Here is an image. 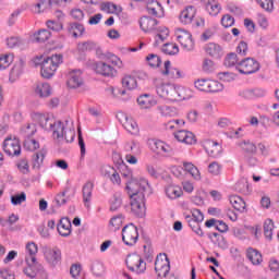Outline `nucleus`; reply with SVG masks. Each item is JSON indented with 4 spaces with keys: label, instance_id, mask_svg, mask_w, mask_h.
Returning <instances> with one entry per match:
<instances>
[{
    "label": "nucleus",
    "instance_id": "e2e57ef3",
    "mask_svg": "<svg viewBox=\"0 0 279 279\" xmlns=\"http://www.w3.org/2000/svg\"><path fill=\"white\" fill-rule=\"evenodd\" d=\"M19 171H21V173L27 174L29 173V161L27 160V158L21 159L17 165H16Z\"/></svg>",
    "mask_w": 279,
    "mask_h": 279
},
{
    "label": "nucleus",
    "instance_id": "423d86ee",
    "mask_svg": "<svg viewBox=\"0 0 279 279\" xmlns=\"http://www.w3.org/2000/svg\"><path fill=\"white\" fill-rule=\"evenodd\" d=\"M155 271L158 278H167L169 271H171V262L166 253H160L155 260Z\"/></svg>",
    "mask_w": 279,
    "mask_h": 279
},
{
    "label": "nucleus",
    "instance_id": "ddd939ff",
    "mask_svg": "<svg viewBox=\"0 0 279 279\" xmlns=\"http://www.w3.org/2000/svg\"><path fill=\"white\" fill-rule=\"evenodd\" d=\"M3 150L7 156H21V142L16 137H8L4 140Z\"/></svg>",
    "mask_w": 279,
    "mask_h": 279
},
{
    "label": "nucleus",
    "instance_id": "58836bf2",
    "mask_svg": "<svg viewBox=\"0 0 279 279\" xmlns=\"http://www.w3.org/2000/svg\"><path fill=\"white\" fill-rule=\"evenodd\" d=\"M69 34L73 36V38H80L85 32L84 25L80 23H71L68 27Z\"/></svg>",
    "mask_w": 279,
    "mask_h": 279
},
{
    "label": "nucleus",
    "instance_id": "72a5a7b5",
    "mask_svg": "<svg viewBox=\"0 0 279 279\" xmlns=\"http://www.w3.org/2000/svg\"><path fill=\"white\" fill-rule=\"evenodd\" d=\"M137 104L144 110H147V108H151V107L156 106V101L149 94L140 96L137 98Z\"/></svg>",
    "mask_w": 279,
    "mask_h": 279
},
{
    "label": "nucleus",
    "instance_id": "bf43d9fd",
    "mask_svg": "<svg viewBox=\"0 0 279 279\" xmlns=\"http://www.w3.org/2000/svg\"><path fill=\"white\" fill-rule=\"evenodd\" d=\"M39 147L40 144L34 138L28 137L24 141V148H26L27 151H36V149H38Z\"/></svg>",
    "mask_w": 279,
    "mask_h": 279
},
{
    "label": "nucleus",
    "instance_id": "c9c22d12",
    "mask_svg": "<svg viewBox=\"0 0 279 279\" xmlns=\"http://www.w3.org/2000/svg\"><path fill=\"white\" fill-rule=\"evenodd\" d=\"M209 239L214 245H217L221 250H228V242L220 233L214 232L209 235Z\"/></svg>",
    "mask_w": 279,
    "mask_h": 279
},
{
    "label": "nucleus",
    "instance_id": "4d7b16f0",
    "mask_svg": "<svg viewBox=\"0 0 279 279\" xmlns=\"http://www.w3.org/2000/svg\"><path fill=\"white\" fill-rule=\"evenodd\" d=\"M146 62L153 68L158 69L162 64V60L157 54H148L146 57Z\"/></svg>",
    "mask_w": 279,
    "mask_h": 279
},
{
    "label": "nucleus",
    "instance_id": "393cba45",
    "mask_svg": "<svg viewBox=\"0 0 279 279\" xmlns=\"http://www.w3.org/2000/svg\"><path fill=\"white\" fill-rule=\"evenodd\" d=\"M36 117L39 121L40 128L47 132H51V130H53V125H56V120L53 118H49V116L43 113H38Z\"/></svg>",
    "mask_w": 279,
    "mask_h": 279
},
{
    "label": "nucleus",
    "instance_id": "3c124183",
    "mask_svg": "<svg viewBox=\"0 0 279 279\" xmlns=\"http://www.w3.org/2000/svg\"><path fill=\"white\" fill-rule=\"evenodd\" d=\"M195 88L197 90H201L202 93H208L209 92V86H210V80L206 78H201L194 82Z\"/></svg>",
    "mask_w": 279,
    "mask_h": 279
},
{
    "label": "nucleus",
    "instance_id": "dca6fc26",
    "mask_svg": "<svg viewBox=\"0 0 279 279\" xmlns=\"http://www.w3.org/2000/svg\"><path fill=\"white\" fill-rule=\"evenodd\" d=\"M204 149L211 158H219V156H221V153L223 151L221 144L211 140H207L204 143Z\"/></svg>",
    "mask_w": 279,
    "mask_h": 279
},
{
    "label": "nucleus",
    "instance_id": "052dcab7",
    "mask_svg": "<svg viewBox=\"0 0 279 279\" xmlns=\"http://www.w3.org/2000/svg\"><path fill=\"white\" fill-rule=\"evenodd\" d=\"M202 69L204 73H214L216 69L215 61L210 59H204Z\"/></svg>",
    "mask_w": 279,
    "mask_h": 279
},
{
    "label": "nucleus",
    "instance_id": "6ab92c4d",
    "mask_svg": "<svg viewBox=\"0 0 279 279\" xmlns=\"http://www.w3.org/2000/svg\"><path fill=\"white\" fill-rule=\"evenodd\" d=\"M96 73L104 75L105 77H114L117 70H114L112 65L100 61L96 63Z\"/></svg>",
    "mask_w": 279,
    "mask_h": 279
},
{
    "label": "nucleus",
    "instance_id": "603ef678",
    "mask_svg": "<svg viewBox=\"0 0 279 279\" xmlns=\"http://www.w3.org/2000/svg\"><path fill=\"white\" fill-rule=\"evenodd\" d=\"M34 36L37 43H47V39L51 38V32L43 28V29H39L37 33H35Z\"/></svg>",
    "mask_w": 279,
    "mask_h": 279
},
{
    "label": "nucleus",
    "instance_id": "f3484780",
    "mask_svg": "<svg viewBox=\"0 0 279 279\" xmlns=\"http://www.w3.org/2000/svg\"><path fill=\"white\" fill-rule=\"evenodd\" d=\"M66 84L69 88H80V86L84 84V78H82V71L74 70L70 72Z\"/></svg>",
    "mask_w": 279,
    "mask_h": 279
},
{
    "label": "nucleus",
    "instance_id": "a19ab883",
    "mask_svg": "<svg viewBox=\"0 0 279 279\" xmlns=\"http://www.w3.org/2000/svg\"><path fill=\"white\" fill-rule=\"evenodd\" d=\"M124 150L126 154H133L134 156L141 155V145L136 141H130L124 144Z\"/></svg>",
    "mask_w": 279,
    "mask_h": 279
},
{
    "label": "nucleus",
    "instance_id": "aec40b11",
    "mask_svg": "<svg viewBox=\"0 0 279 279\" xmlns=\"http://www.w3.org/2000/svg\"><path fill=\"white\" fill-rule=\"evenodd\" d=\"M193 97V92L190 88L175 86L174 98L172 101H184Z\"/></svg>",
    "mask_w": 279,
    "mask_h": 279
},
{
    "label": "nucleus",
    "instance_id": "412c9836",
    "mask_svg": "<svg viewBox=\"0 0 279 279\" xmlns=\"http://www.w3.org/2000/svg\"><path fill=\"white\" fill-rule=\"evenodd\" d=\"M93 189H95V184L90 181L86 182L83 185V202L85 208H90V199H93Z\"/></svg>",
    "mask_w": 279,
    "mask_h": 279
},
{
    "label": "nucleus",
    "instance_id": "9d476101",
    "mask_svg": "<svg viewBox=\"0 0 279 279\" xmlns=\"http://www.w3.org/2000/svg\"><path fill=\"white\" fill-rule=\"evenodd\" d=\"M135 3H146L148 14L162 19L165 16V8L157 0H132Z\"/></svg>",
    "mask_w": 279,
    "mask_h": 279
},
{
    "label": "nucleus",
    "instance_id": "37998d69",
    "mask_svg": "<svg viewBox=\"0 0 279 279\" xmlns=\"http://www.w3.org/2000/svg\"><path fill=\"white\" fill-rule=\"evenodd\" d=\"M185 220L187 221L190 228L197 234L198 236H204V231L202 230V227L199 226V221L193 220V217L191 215L185 216Z\"/></svg>",
    "mask_w": 279,
    "mask_h": 279
},
{
    "label": "nucleus",
    "instance_id": "680f3d73",
    "mask_svg": "<svg viewBox=\"0 0 279 279\" xmlns=\"http://www.w3.org/2000/svg\"><path fill=\"white\" fill-rule=\"evenodd\" d=\"M12 56L10 54H3L0 57V71H5L10 64H12Z\"/></svg>",
    "mask_w": 279,
    "mask_h": 279
},
{
    "label": "nucleus",
    "instance_id": "39448f33",
    "mask_svg": "<svg viewBox=\"0 0 279 279\" xmlns=\"http://www.w3.org/2000/svg\"><path fill=\"white\" fill-rule=\"evenodd\" d=\"M236 71L242 75H253V73L260 71V63L254 58H245L236 64Z\"/></svg>",
    "mask_w": 279,
    "mask_h": 279
},
{
    "label": "nucleus",
    "instance_id": "a18cd8bd",
    "mask_svg": "<svg viewBox=\"0 0 279 279\" xmlns=\"http://www.w3.org/2000/svg\"><path fill=\"white\" fill-rule=\"evenodd\" d=\"M235 191L238 193H242V195H250L252 193V190L250 189V183H247V179H241L235 184Z\"/></svg>",
    "mask_w": 279,
    "mask_h": 279
},
{
    "label": "nucleus",
    "instance_id": "a878e982",
    "mask_svg": "<svg viewBox=\"0 0 279 279\" xmlns=\"http://www.w3.org/2000/svg\"><path fill=\"white\" fill-rule=\"evenodd\" d=\"M205 53H207V56H210V58H214L215 60H219L222 53L221 46L215 43H209L205 46Z\"/></svg>",
    "mask_w": 279,
    "mask_h": 279
},
{
    "label": "nucleus",
    "instance_id": "4be33fe9",
    "mask_svg": "<svg viewBox=\"0 0 279 279\" xmlns=\"http://www.w3.org/2000/svg\"><path fill=\"white\" fill-rule=\"evenodd\" d=\"M27 256L25 257L26 265H36V254H38V245L34 242L26 244Z\"/></svg>",
    "mask_w": 279,
    "mask_h": 279
},
{
    "label": "nucleus",
    "instance_id": "8fccbe9b",
    "mask_svg": "<svg viewBox=\"0 0 279 279\" xmlns=\"http://www.w3.org/2000/svg\"><path fill=\"white\" fill-rule=\"evenodd\" d=\"M121 204H123V198H121V193H116L110 199V210L116 211L121 208Z\"/></svg>",
    "mask_w": 279,
    "mask_h": 279
},
{
    "label": "nucleus",
    "instance_id": "cd10ccee",
    "mask_svg": "<svg viewBox=\"0 0 279 279\" xmlns=\"http://www.w3.org/2000/svg\"><path fill=\"white\" fill-rule=\"evenodd\" d=\"M71 220L69 218H62L57 226V230L60 236H71Z\"/></svg>",
    "mask_w": 279,
    "mask_h": 279
},
{
    "label": "nucleus",
    "instance_id": "338daca9",
    "mask_svg": "<svg viewBox=\"0 0 279 279\" xmlns=\"http://www.w3.org/2000/svg\"><path fill=\"white\" fill-rule=\"evenodd\" d=\"M257 3H259L260 8L266 12H274V0H257Z\"/></svg>",
    "mask_w": 279,
    "mask_h": 279
},
{
    "label": "nucleus",
    "instance_id": "e433bc0d",
    "mask_svg": "<svg viewBox=\"0 0 279 279\" xmlns=\"http://www.w3.org/2000/svg\"><path fill=\"white\" fill-rule=\"evenodd\" d=\"M238 147H240V149H242V151H244L245 154H256L257 151V147L256 144H254L252 141L250 140H244L242 142H240L238 144Z\"/></svg>",
    "mask_w": 279,
    "mask_h": 279
},
{
    "label": "nucleus",
    "instance_id": "4468645a",
    "mask_svg": "<svg viewBox=\"0 0 279 279\" xmlns=\"http://www.w3.org/2000/svg\"><path fill=\"white\" fill-rule=\"evenodd\" d=\"M151 149L159 156L171 157L174 155L173 147L160 140L153 141Z\"/></svg>",
    "mask_w": 279,
    "mask_h": 279
},
{
    "label": "nucleus",
    "instance_id": "f704fd0d",
    "mask_svg": "<svg viewBox=\"0 0 279 279\" xmlns=\"http://www.w3.org/2000/svg\"><path fill=\"white\" fill-rule=\"evenodd\" d=\"M183 193L180 185H168L166 187V195L169 199H178V197H182Z\"/></svg>",
    "mask_w": 279,
    "mask_h": 279
},
{
    "label": "nucleus",
    "instance_id": "473e14b6",
    "mask_svg": "<svg viewBox=\"0 0 279 279\" xmlns=\"http://www.w3.org/2000/svg\"><path fill=\"white\" fill-rule=\"evenodd\" d=\"M230 204L238 213H245L246 204L245 201L239 195H232L229 197Z\"/></svg>",
    "mask_w": 279,
    "mask_h": 279
},
{
    "label": "nucleus",
    "instance_id": "9b49d317",
    "mask_svg": "<svg viewBox=\"0 0 279 279\" xmlns=\"http://www.w3.org/2000/svg\"><path fill=\"white\" fill-rule=\"evenodd\" d=\"M116 117L123 128H125L126 132H130V134H138V124L132 117L123 111L118 112Z\"/></svg>",
    "mask_w": 279,
    "mask_h": 279
},
{
    "label": "nucleus",
    "instance_id": "774afa93",
    "mask_svg": "<svg viewBox=\"0 0 279 279\" xmlns=\"http://www.w3.org/2000/svg\"><path fill=\"white\" fill-rule=\"evenodd\" d=\"M235 77L236 75H234V73H230V72L218 73V80H220L221 82H234Z\"/></svg>",
    "mask_w": 279,
    "mask_h": 279
},
{
    "label": "nucleus",
    "instance_id": "2f4dec72",
    "mask_svg": "<svg viewBox=\"0 0 279 279\" xmlns=\"http://www.w3.org/2000/svg\"><path fill=\"white\" fill-rule=\"evenodd\" d=\"M246 257L252 265H260V263H263V254H260L256 248L248 247L246 250Z\"/></svg>",
    "mask_w": 279,
    "mask_h": 279
},
{
    "label": "nucleus",
    "instance_id": "4c0bfd02",
    "mask_svg": "<svg viewBox=\"0 0 279 279\" xmlns=\"http://www.w3.org/2000/svg\"><path fill=\"white\" fill-rule=\"evenodd\" d=\"M25 69V61L23 59H20L19 62L14 64L10 72V78L16 80V77H21L23 75V70Z\"/></svg>",
    "mask_w": 279,
    "mask_h": 279
},
{
    "label": "nucleus",
    "instance_id": "c03bdc74",
    "mask_svg": "<svg viewBox=\"0 0 279 279\" xmlns=\"http://www.w3.org/2000/svg\"><path fill=\"white\" fill-rule=\"evenodd\" d=\"M35 93L39 97H49L51 95V85L48 83H39L36 86Z\"/></svg>",
    "mask_w": 279,
    "mask_h": 279
},
{
    "label": "nucleus",
    "instance_id": "69168bd1",
    "mask_svg": "<svg viewBox=\"0 0 279 279\" xmlns=\"http://www.w3.org/2000/svg\"><path fill=\"white\" fill-rule=\"evenodd\" d=\"M208 172L211 175H219L221 173V165H219V162H217V161H213L208 166Z\"/></svg>",
    "mask_w": 279,
    "mask_h": 279
},
{
    "label": "nucleus",
    "instance_id": "49530a36",
    "mask_svg": "<svg viewBox=\"0 0 279 279\" xmlns=\"http://www.w3.org/2000/svg\"><path fill=\"white\" fill-rule=\"evenodd\" d=\"M183 168L185 171H187V173H190V175H192V178H194V180H202V174L199 173V169H197L195 165L191 162H184Z\"/></svg>",
    "mask_w": 279,
    "mask_h": 279
},
{
    "label": "nucleus",
    "instance_id": "c756f323",
    "mask_svg": "<svg viewBox=\"0 0 279 279\" xmlns=\"http://www.w3.org/2000/svg\"><path fill=\"white\" fill-rule=\"evenodd\" d=\"M162 75H168L172 80H178L182 77V72L177 68H171V61H165V70H162Z\"/></svg>",
    "mask_w": 279,
    "mask_h": 279
},
{
    "label": "nucleus",
    "instance_id": "864d4df0",
    "mask_svg": "<svg viewBox=\"0 0 279 279\" xmlns=\"http://www.w3.org/2000/svg\"><path fill=\"white\" fill-rule=\"evenodd\" d=\"M239 62H241L239 60V56H236V53L234 52H231L225 59V66H229V68L235 66L236 69V64H239Z\"/></svg>",
    "mask_w": 279,
    "mask_h": 279
},
{
    "label": "nucleus",
    "instance_id": "79ce46f5",
    "mask_svg": "<svg viewBox=\"0 0 279 279\" xmlns=\"http://www.w3.org/2000/svg\"><path fill=\"white\" fill-rule=\"evenodd\" d=\"M122 85L128 90H134L138 88V81H136V76L126 75L122 78Z\"/></svg>",
    "mask_w": 279,
    "mask_h": 279
},
{
    "label": "nucleus",
    "instance_id": "7c9ffc66",
    "mask_svg": "<svg viewBox=\"0 0 279 279\" xmlns=\"http://www.w3.org/2000/svg\"><path fill=\"white\" fill-rule=\"evenodd\" d=\"M47 156V149L41 148L39 151L35 153L32 157L33 169H40L43 167V162L45 161V157Z\"/></svg>",
    "mask_w": 279,
    "mask_h": 279
},
{
    "label": "nucleus",
    "instance_id": "6e6552de",
    "mask_svg": "<svg viewBox=\"0 0 279 279\" xmlns=\"http://www.w3.org/2000/svg\"><path fill=\"white\" fill-rule=\"evenodd\" d=\"M175 36L184 51H193V49H195V41H193V35H191V33L179 28L175 31Z\"/></svg>",
    "mask_w": 279,
    "mask_h": 279
},
{
    "label": "nucleus",
    "instance_id": "b1692460",
    "mask_svg": "<svg viewBox=\"0 0 279 279\" xmlns=\"http://www.w3.org/2000/svg\"><path fill=\"white\" fill-rule=\"evenodd\" d=\"M179 19L181 23H183V25H189L190 23H192L193 19H195V7L193 5L186 7L181 12Z\"/></svg>",
    "mask_w": 279,
    "mask_h": 279
},
{
    "label": "nucleus",
    "instance_id": "c85d7f7f",
    "mask_svg": "<svg viewBox=\"0 0 279 279\" xmlns=\"http://www.w3.org/2000/svg\"><path fill=\"white\" fill-rule=\"evenodd\" d=\"M154 34H156L155 47H158L160 44L165 43L167 38H169V28L166 26H158Z\"/></svg>",
    "mask_w": 279,
    "mask_h": 279
},
{
    "label": "nucleus",
    "instance_id": "13d9d810",
    "mask_svg": "<svg viewBox=\"0 0 279 279\" xmlns=\"http://www.w3.org/2000/svg\"><path fill=\"white\" fill-rule=\"evenodd\" d=\"M109 226L111 228V230H120L121 226H123V216L119 215V216H114L110 219Z\"/></svg>",
    "mask_w": 279,
    "mask_h": 279
},
{
    "label": "nucleus",
    "instance_id": "de8ad7c7",
    "mask_svg": "<svg viewBox=\"0 0 279 279\" xmlns=\"http://www.w3.org/2000/svg\"><path fill=\"white\" fill-rule=\"evenodd\" d=\"M157 112H159L161 117H175V114H178L175 107H169L167 105L158 106Z\"/></svg>",
    "mask_w": 279,
    "mask_h": 279
},
{
    "label": "nucleus",
    "instance_id": "a211bd4d",
    "mask_svg": "<svg viewBox=\"0 0 279 279\" xmlns=\"http://www.w3.org/2000/svg\"><path fill=\"white\" fill-rule=\"evenodd\" d=\"M174 137L179 143H185V145H194L196 143L195 134L191 131L180 130L174 133Z\"/></svg>",
    "mask_w": 279,
    "mask_h": 279
},
{
    "label": "nucleus",
    "instance_id": "20e7f679",
    "mask_svg": "<svg viewBox=\"0 0 279 279\" xmlns=\"http://www.w3.org/2000/svg\"><path fill=\"white\" fill-rule=\"evenodd\" d=\"M156 93L161 99L173 101L175 97V85L171 83H165L162 80H155Z\"/></svg>",
    "mask_w": 279,
    "mask_h": 279
},
{
    "label": "nucleus",
    "instance_id": "ea45409f",
    "mask_svg": "<svg viewBox=\"0 0 279 279\" xmlns=\"http://www.w3.org/2000/svg\"><path fill=\"white\" fill-rule=\"evenodd\" d=\"M49 8H53V2L51 0H39L38 3L33 7V12H35V14H40V12L49 10Z\"/></svg>",
    "mask_w": 279,
    "mask_h": 279
},
{
    "label": "nucleus",
    "instance_id": "bb28decb",
    "mask_svg": "<svg viewBox=\"0 0 279 279\" xmlns=\"http://www.w3.org/2000/svg\"><path fill=\"white\" fill-rule=\"evenodd\" d=\"M102 174L105 175V178H109V180H111L112 184H121V177L119 175V172H117V170L110 166H106L102 169Z\"/></svg>",
    "mask_w": 279,
    "mask_h": 279
},
{
    "label": "nucleus",
    "instance_id": "5fc2aeb1",
    "mask_svg": "<svg viewBox=\"0 0 279 279\" xmlns=\"http://www.w3.org/2000/svg\"><path fill=\"white\" fill-rule=\"evenodd\" d=\"M162 51L167 56H177V53H180V48L175 44H165Z\"/></svg>",
    "mask_w": 279,
    "mask_h": 279
},
{
    "label": "nucleus",
    "instance_id": "2eb2a0df",
    "mask_svg": "<svg viewBox=\"0 0 279 279\" xmlns=\"http://www.w3.org/2000/svg\"><path fill=\"white\" fill-rule=\"evenodd\" d=\"M140 27L145 34L155 33L158 28V20L150 16H142L140 19Z\"/></svg>",
    "mask_w": 279,
    "mask_h": 279
},
{
    "label": "nucleus",
    "instance_id": "5701e85b",
    "mask_svg": "<svg viewBox=\"0 0 279 279\" xmlns=\"http://www.w3.org/2000/svg\"><path fill=\"white\" fill-rule=\"evenodd\" d=\"M205 10L209 16H217L221 12V3L218 0H205Z\"/></svg>",
    "mask_w": 279,
    "mask_h": 279
},
{
    "label": "nucleus",
    "instance_id": "f257e3e1",
    "mask_svg": "<svg viewBox=\"0 0 279 279\" xmlns=\"http://www.w3.org/2000/svg\"><path fill=\"white\" fill-rule=\"evenodd\" d=\"M126 191L131 197V210L135 217H143L146 213L145 195L151 193V187L146 179L132 180L126 183Z\"/></svg>",
    "mask_w": 279,
    "mask_h": 279
},
{
    "label": "nucleus",
    "instance_id": "0eeeda50",
    "mask_svg": "<svg viewBox=\"0 0 279 279\" xmlns=\"http://www.w3.org/2000/svg\"><path fill=\"white\" fill-rule=\"evenodd\" d=\"M126 266L133 274H145L147 264L143 260V257L138 254H132L126 257Z\"/></svg>",
    "mask_w": 279,
    "mask_h": 279
},
{
    "label": "nucleus",
    "instance_id": "7ed1b4c3",
    "mask_svg": "<svg viewBox=\"0 0 279 279\" xmlns=\"http://www.w3.org/2000/svg\"><path fill=\"white\" fill-rule=\"evenodd\" d=\"M50 132H52L53 138H56L57 141L73 143L75 138V131L71 129L66 131V126H64V123H62V121L54 120V125H52Z\"/></svg>",
    "mask_w": 279,
    "mask_h": 279
},
{
    "label": "nucleus",
    "instance_id": "f03ea898",
    "mask_svg": "<svg viewBox=\"0 0 279 279\" xmlns=\"http://www.w3.org/2000/svg\"><path fill=\"white\" fill-rule=\"evenodd\" d=\"M63 57L62 54H53L48 57L41 62V76L46 80H49L56 75V71H58V66L62 64Z\"/></svg>",
    "mask_w": 279,
    "mask_h": 279
},
{
    "label": "nucleus",
    "instance_id": "1a4fd4ad",
    "mask_svg": "<svg viewBox=\"0 0 279 279\" xmlns=\"http://www.w3.org/2000/svg\"><path fill=\"white\" fill-rule=\"evenodd\" d=\"M122 241L130 247L136 245V242L138 241V228L133 223L126 225L122 229Z\"/></svg>",
    "mask_w": 279,
    "mask_h": 279
},
{
    "label": "nucleus",
    "instance_id": "0e129e2a",
    "mask_svg": "<svg viewBox=\"0 0 279 279\" xmlns=\"http://www.w3.org/2000/svg\"><path fill=\"white\" fill-rule=\"evenodd\" d=\"M223 90V84L219 81L209 80V92L208 93H221Z\"/></svg>",
    "mask_w": 279,
    "mask_h": 279
},
{
    "label": "nucleus",
    "instance_id": "f8f14e48",
    "mask_svg": "<svg viewBox=\"0 0 279 279\" xmlns=\"http://www.w3.org/2000/svg\"><path fill=\"white\" fill-rule=\"evenodd\" d=\"M44 256L48 265H51V267H56V265H58V263L62 260V251H60L58 246H54L52 248L49 246H45Z\"/></svg>",
    "mask_w": 279,
    "mask_h": 279
},
{
    "label": "nucleus",
    "instance_id": "09e8293b",
    "mask_svg": "<svg viewBox=\"0 0 279 279\" xmlns=\"http://www.w3.org/2000/svg\"><path fill=\"white\" fill-rule=\"evenodd\" d=\"M264 235L268 241L274 239V220L266 219L264 222Z\"/></svg>",
    "mask_w": 279,
    "mask_h": 279
},
{
    "label": "nucleus",
    "instance_id": "6e6d98bb",
    "mask_svg": "<svg viewBox=\"0 0 279 279\" xmlns=\"http://www.w3.org/2000/svg\"><path fill=\"white\" fill-rule=\"evenodd\" d=\"M100 10H102V12H107L108 14H116V12H119V7L112 2H104L100 5Z\"/></svg>",
    "mask_w": 279,
    "mask_h": 279
}]
</instances>
